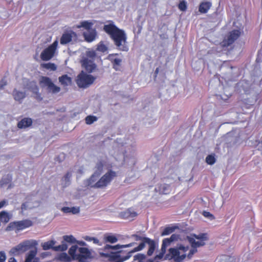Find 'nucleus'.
<instances>
[{
    "mask_svg": "<svg viewBox=\"0 0 262 262\" xmlns=\"http://www.w3.org/2000/svg\"><path fill=\"white\" fill-rule=\"evenodd\" d=\"M186 239L191 246L190 249L188 245L178 244L176 247L168 249L165 258L173 260L175 262H182L186 257L190 259L197 252L198 248L205 245V242L208 238L207 233H203L198 235L191 234L190 236H187Z\"/></svg>",
    "mask_w": 262,
    "mask_h": 262,
    "instance_id": "obj_1",
    "label": "nucleus"
},
{
    "mask_svg": "<svg viewBox=\"0 0 262 262\" xmlns=\"http://www.w3.org/2000/svg\"><path fill=\"white\" fill-rule=\"evenodd\" d=\"M135 244L131 243L126 245L118 244L115 246L106 245L103 248L99 249V256L103 259L112 262H124L131 257L136 252L133 249L129 251L124 250H116L122 248L132 247Z\"/></svg>",
    "mask_w": 262,
    "mask_h": 262,
    "instance_id": "obj_2",
    "label": "nucleus"
},
{
    "mask_svg": "<svg viewBox=\"0 0 262 262\" xmlns=\"http://www.w3.org/2000/svg\"><path fill=\"white\" fill-rule=\"evenodd\" d=\"M103 26V31L110 35L113 40L117 49L121 51L127 52L128 47L127 45V36L123 30L118 28L112 21Z\"/></svg>",
    "mask_w": 262,
    "mask_h": 262,
    "instance_id": "obj_3",
    "label": "nucleus"
},
{
    "mask_svg": "<svg viewBox=\"0 0 262 262\" xmlns=\"http://www.w3.org/2000/svg\"><path fill=\"white\" fill-rule=\"evenodd\" d=\"M116 176L115 171L110 170L98 180L99 173L95 172L86 180V185L91 188H103L106 187Z\"/></svg>",
    "mask_w": 262,
    "mask_h": 262,
    "instance_id": "obj_4",
    "label": "nucleus"
},
{
    "mask_svg": "<svg viewBox=\"0 0 262 262\" xmlns=\"http://www.w3.org/2000/svg\"><path fill=\"white\" fill-rule=\"evenodd\" d=\"M132 237H134L136 241H141L140 244L133 250L135 252L140 251L143 249L146 244H148L149 248L147 252L148 256H151L154 252L156 249L155 242L150 238L146 237H142L137 234H133Z\"/></svg>",
    "mask_w": 262,
    "mask_h": 262,
    "instance_id": "obj_5",
    "label": "nucleus"
},
{
    "mask_svg": "<svg viewBox=\"0 0 262 262\" xmlns=\"http://www.w3.org/2000/svg\"><path fill=\"white\" fill-rule=\"evenodd\" d=\"M37 242L35 240H25L15 247L11 249V253L14 255H19L21 254L30 249L34 248V250H36Z\"/></svg>",
    "mask_w": 262,
    "mask_h": 262,
    "instance_id": "obj_6",
    "label": "nucleus"
},
{
    "mask_svg": "<svg viewBox=\"0 0 262 262\" xmlns=\"http://www.w3.org/2000/svg\"><path fill=\"white\" fill-rule=\"evenodd\" d=\"M32 221L29 219L10 222L6 228V231H15L16 233L29 228L33 225Z\"/></svg>",
    "mask_w": 262,
    "mask_h": 262,
    "instance_id": "obj_7",
    "label": "nucleus"
},
{
    "mask_svg": "<svg viewBox=\"0 0 262 262\" xmlns=\"http://www.w3.org/2000/svg\"><path fill=\"white\" fill-rule=\"evenodd\" d=\"M95 80V78L92 75L81 71L77 76L76 83L79 88H85L92 84Z\"/></svg>",
    "mask_w": 262,
    "mask_h": 262,
    "instance_id": "obj_8",
    "label": "nucleus"
},
{
    "mask_svg": "<svg viewBox=\"0 0 262 262\" xmlns=\"http://www.w3.org/2000/svg\"><path fill=\"white\" fill-rule=\"evenodd\" d=\"M241 32L239 30H233L230 31L225 36L221 42L222 47H228L232 45L241 36Z\"/></svg>",
    "mask_w": 262,
    "mask_h": 262,
    "instance_id": "obj_9",
    "label": "nucleus"
},
{
    "mask_svg": "<svg viewBox=\"0 0 262 262\" xmlns=\"http://www.w3.org/2000/svg\"><path fill=\"white\" fill-rule=\"evenodd\" d=\"M180 235L177 234H172L170 237L163 239L161 246V252L159 253V254L156 256L155 258H162L166 252L167 247L173 245V243L174 242L178 241Z\"/></svg>",
    "mask_w": 262,
    "mask_h": 262,
    "instance_id": "obj_10",
    "label": "nucleus"
},
{
    "mask_svg": "<svg viewBox=\"0 0 262 262\" xmlns=\"http://www.w3.org/2000/svg\"><path fill=\"white\" fill-rule=\"evenodd\" d=\"M39 84L41 87L47 86L48 90L53 94L59 93L60 91V87L55 85L52 80L47 76L40 77Z\"/></svg>",
    "mask_w": 262,
    "mask_h": 262,
    "instance_id": "obj_11",
    "label": "nucleus"
},
{
    "mask_svg": "<svg viewBox=\"0 0 262 262\" xmlns=\"http://www.w3.org/2000/svg\"><path fill=\"white\" fill-rule=\"evenodd\" d=\"M58 46V41L55 40L48 48L44 49L40 54V58L43 61L50 60L54 55Z\"/></svg>",
    "mask_w": 262,
    "mask_h": 262,
    "instance_id": "obj_12",
    "label": "nucleus"
},
{
    "mask_svg": "<svg viewBox=\"0 0 262 262\" xmlns=\"http://www.w3.org/2000/svg\"><path fill=\"white\" fill-rule=\"evenodd\" d=\"M55 242L54 241H50L47 242H45L41 244V246L43 250H47L50 249H52L56 251H64L68 249V245L66 243H63L60 245L57 246H54Z\"/></svg>",
    "mask_w": 262,
    "mask_h": 262,
    "instance_id": "obj_13",
    "label": "nucleus"
},
{
    "mask_svg": "<svg viewBox=\"0 0 262 262\" xmlns=\"http://www.w3.org/2000/svg\"><path fill=\"white\" fill-rule=\"evenodd\" d=\"M91 257V252L90 250L85 247L78 248V257L77 260L79 262H88V259Z\"/></svg>",
    "mask_w": 262,
    "mask_h": 262,
    "instance_id": "obj_14",
    "label": "nucleus"
},
{
    "mask_svg": "<svg viewBox=\"0 0 262 262\" xmlns=\"http://www.w3.org/2000/svg\"><path fill=\"white\" fill-rule=\"evenodd\" d=\"M82 66L88 73L93 72L96 68L94 61L88 58L83 59L82 61Z\"/></svg>",
    "mask_w": 262,
    "mask_h": 262,
    "instance_id": "obj_15",
    "label": "nucleus"
},
{
    "mask_svg": "<svg viewBox=\"0 0 262 262\" xmlns=\"http://www.w3.org/2000/svg\"><path fill=\"white\" fill-rule=\"evenodd\" d=\"M118 55L117 53H114L110 54L107 56V59L112 62L113 67L116 71L120 70L122 62L121 59L116 57Z\"/></svg>",
    "mask_w": 262,
    "mask_h": 262,
    "instance_id": "obj_16",
    "label": "nucleus"
},
{
    "mask_svg": "<svg viewBox=\"0 0 262 262\" xmlns=\"http://www.w3.org/2000/svg\"><path fill=\"white\" fill-rule=\"evenodd\" d=\"M76 37V33L73 31L64 33L60 38V42L61 45L67 44L72 41L73 38Z\"/></svg>",
    "mask_w": 262,
    "mask_h": 262,
    "instance_id": "obj_17",
    "label": "nucleus"
},
{
    "mask_svg": "<svg viewBox=\"0 0 262 262\" xmlns=\"http://www.w3.org/2000/svg\"><path fill=\"white\" fill-rule=\"evenodd\" d=\"M137 216V212L131 208H128L124 211L121 212L119 213V217L122 219H133Z\"/></svg>",
    "mask_w": 262,
    "mask_h": 262,
    "instance_id": "obj_18",
    "label": "nucleus"
},
{
    "mask_svg": "<svg viewBox=\"0 0 262 262\" xmlns=\"http://www.w3.org/2000/svg\"><path fill=\"white\" fill-rule=\"evenodd\" d=\"M83 36L87 42H92L94 40L97 36V32L95 29H91L83 32Z\"/></svg>",
    "mask_w": 262,
    "mask_h": 262,
    "instance_id": "obj_19",
    "label": "nucleus"
},
{
    "mask_svg": "<svg viewBox=\"0 0 262 262\" xmlns=\"http://www.w3.org/2000/svg\"><path fill=\"white\" fill-rule=\"evenodd\" d=\"M32 124V120L30 118H24L22 119L17 123V127L20 129L26 128L31 126Z\"/></svg>",
    "mask_w": 262,
    "mask_h": 262,
    "instance_id": "obj_20",
    "label": "nucleus"
},
{
    "mask_svg": "<svg viewBox=\"0 0 262 262\" xmlns=\"http://www.w3.org/2000/svg\"><path fill=\"white\" fill-rule=\"evenodd\" d=\"M37 254L36 250H32L26 255L25 260L24 262H38V258H36Z\"/></svg>",
    "mask_w": 262,
    "mask_h": 262,
    "instance_id": "obj_21",
    "label": "nucleus"
},
{
    "mask_svg": "<svg viewBox=\"0 0 262 262\" xmlns=\"http://www.w3.org/2000/svg\"><path fill=\"white\" fill-rule=\"evenodd\" d=\"M212 4L210 2H203L200 3L199 7V11L201 13H206L210 9Z\"/></svg>",
    "mask_w": 262,
    "mask_h": 262,
    "instance_id": "obj_22",
    "label": "nucleus"
},
{
    "mask_svg": "<svg viewBox=\"0 0 262 262\" xmlns=\"http://www.w3.org/2000/svg\"><path fill=\"white\" fill-rule=\"evenodd\" d=\"M103 241L105 243L114 244L118 241L117 237L112 233H107L104 234Z\"/></svg>",
    "mask_w": 262,
    "mask_h": 262,
    "instance_id": "obj_23",
    "label": "nucleus"
},
{
    "mask_svg": "<svg viewBox=\"0 0 262 262\" xmlns=\"http://www.w3.org/2000/svg\"><path fill=\"white\" fill-rule=\"evenodd\" d=\"M59 81L61 85L67 86L72 83V78L67 74L63 75L59 77Z\"/></svg>",
    "mask_w": 262,
    "mask_h": 262,
    "instance_id": "obj_24",
    "label": "nucleus"
},
{
    "mask_svg": "<svg viewBox=\"0 0 262 262\" xmlns=\"http://www.w3.org/2000/svg\"><path fill=\"white\" fill-rule=\"evenodd\" d=\"M178 228V227L177 226H167L162 231L161 235V236L169 235L173 233Z\"/></svg>",
    "mask_w": 262,
    "mask_h": 262,
    "instance_id": "obj_25",
    "label": "nucleus"
},
{
    "mask_svg": "<svg viewBox=\"0 0 262 262\" xmlns=\"http://www.w3.org/2000/svg\"><path fill=\"white\" fill-rule=\"evenodd\" d=\"M79 247L77 245L72 246L69 250V254L72 259L77 260V257H78V253H76L77 251L78 252Z\"/></svg>",
    "mask_w": 262,
    "mask_h": 262,
    "instance_id": "obj_26",
    "label": "nucleus"
},
{
    "mask_svg": "<svg viewBox=\"0 0 262 262\" xmlns=\"http://www.w3.org/2000/svg\"><path fill=\"white\" fill-rule=\"evenodd\" d=\"M10 220V217L8 212L5 211H2L0 212V226L1 223L6 224Z\"/></svg>",
    "mask_w": 262,
    "mask_h": 262,
    "instance_id": "obj_27",
    "label": "nucleus"
},
{
    "mask_svg": "<svg viewBox=\"0 0 262 262\" xmlns=\"http://www.w3.org/2000/svg\"><path fill=\"white\" fill-rule=\"evenodd\" d=\"M13 96L15 100L20 101L25 97L26 94L25 92H20L17 91L16 90H14L13 92Z\"/></svg>",
    "mask_w": 262,
    "mask_h": 262,
    "instance_id": "obj_28",
    "label": "nucleus"
},
{
    "mask_svg": "<svg viewBox=\"0 0 262 262\" xmlns=\"http://www.w3.org/2000/svg\"><path fill=\"white\" fill-rule=\"evenodd\" d=\"M58 259L61 261L69 262L71 260L72 258L66 253H61L59 254Z\"/></svg>",
    "mask_w": 262,
    "mask_h": 262,
    "instance_id": "obj_29",
    "label": "nucleus"
},
{
    "mask_svg": "<svg viewBox=\"0 0 262 262\" xmlns=\"http://www.w3.org/2000/svg\"><path fill=\"white\" fill-rule=\"evenodd\" d=\"M145 258L144 254L138 253L134 256V259L132 262H145Z\"/></svg>",
    "mask_w": 262,
    "mask_h": 262,
    "instance_id": "obj_30",
    "label": "nucleus"
},
{
    "mask_svg": "<svg viewBox=\"0 0 262 262\" xmlns=\"http://www.w3.org/2000/svg\"><path fill=\"white\" fill-rule=\"evenodd\" d=\"M93 23L89 22L88 21H82L80 23V25L78 26V28L83 27L85 28L86 31L92 29Z\"/></svg>",
    "mask_w": 262,
    "mask_h": 262,
    "instance_id": "obj_31",
    "label": "nucleus"
},
{
    "mask_svg": "<svg viewBox=\"0 0 262 262\" xmlns=\"http://www.w3.org/2000/svg\"><path fill=\"white\" fill-rule=\"evenodd\" d=\"M63 238V241L62 242V244L64 243L67 245V243L73 244L76 242V239L72 235H64Z\"/></svg>",
    "mask_w": 262,
    "mask_h": 262,
    "instance_id": "obj_32",
    "label": "nucleus"
},
{
    "mask_svg": "<svg viewBox=\"0 0 262 262\" xmlns=\"http://www.w3.org/2000/svg\"><path fill=\"white\" fill-rule=\"evenodd\" d=\"M97 117L95 116L89 115L85 117V121L87 124H91L97 120Z\"/></svg>",
    "mask_w": 262,
    "mask_h": 262,
    "instance_id": "obj_33",
    "label": "nucleus"
},
{
    "mask_svg": "<svg viewBox=\"0 0 262 262\" xmlns=\"http://www.w3.org/2000/svg\"><path fill=\"white\" fill-rule=\"evenodd\" d=\"M41 67L46 69L51 70L52 71H55L57 69L56 65L53 63H43L41 64Z\"/></svg>",
    "mask_w": 262,
    "mask_h": 262,
    "instance_id": "obj_34",
    "label": "nucleus"
},
{
    "mask_svg": "<svg viewBox=\"0 0 262 262\" xmlns=\"http://www.w3.org/2000/svg\"><path fill=\"white\" fill-rule=\"evenodd\" d=\"M97 50L101 52H105L107 50V47L103 43V42H100L97 47Z\"/></svg>",
    "mask_w": 262,
    "mask_h": 262,
    "instance_id": "obj_35",
    "label": "nucleus"
},
{
    "mask_svg": "<svg viewBox=\"0 0 262 262\" xmlns=\"http://www.w3.org/2000/svg\"><path fill=\"white\" fill-rule=\"evenodd\" d=\"M169 186L166 184L161 185L159 186V191L161 193L163 194H167L168 193Z\"/></svg>",
    "mask_w": 262,
    "mask_h": 262,
    "instance_id": "obj_36",
    "label": "nucleus"
},
{
    "mask_svg": "<svg viewBox=\"0 0 262 262\" xmlns=\"http://www.w3.org/2000/svg\"><path fill=\"white\" fill-rule=\"evenodd\" d=\"M215 158L214 156L209 155L206 158V162L209 165H213L215 162Z\"/></svg>",
    "mask_w": 262,
    "mask_h": 262,
    "instance_id": "obj_37",
    "label": "nucleus"
},
{
    "mask_svg": "<svg viewBox=\"0 0 262 262\" xmlns=\"http://www.w3.org/2000/svg\"><path fill=\"white\" fill-rule=\"evenodd\" d=\"M179 9L182 11H185L187 9V4L185 1H181L178 5Z\"/></svg>",
    "mask_w": 262,
    "mask_h": 262,
    "instance_id": "obj_38",
    "label": "nucleus"
},
{
    "mask_svg": "<svg viewBox=\"0 0 262 262\" xmlns=\"http://www.w3.org/2000/svg\"><path fill=\"white\" fill-rule=\"evenodd\" d=\"M105 163L106 162L104 161L100 160L97 162L96 167L98 170L101 171Z\"/></svg>",
    "mask_w": 262,
    "mask_h": 262,
    "instance_id": "obj_39",
    "label": "nucleus"
},
{
    "mask_svg": "<svg viewBox=\"0 0 262 262\" xmlns=\"http://www.w3.org/2000/svg\"><path fill=\"white\" fill-rule=\"evenodd\" d=\"M87 58L93 60L94 61L95 57H96V53L95 51H90L87 52L86 53Z\"/></svg>",
    "mask_w": 262,
    "mask_h": 262,
    "instance_id": "obj_40",
    "label": "nucleus"
},
{
    "mask_svg": "<svg viewBox=\"0 0 262 262\" xmlns=\"http://www.w3.org/2000/svg\"><path fill=\"white\" fill-rule=\"evenodd\" d=\"M6 259V256L5 252H0V262H5Z\"/></svg>",
    "mask_w": 262,
    "mask_h": 262,
    "instance_id": "obj_41",
    "label": "nucleus"
},
{
    "mask_svg": "<svg viewBox=\"0 0 262 262\" xmlns=\"http://www.w3.org/2000/svg\"><path fill=\"white\" fill-rule=\"evenodd\" d=\"M71 207H63L61 208V211L66 213H71Z\"/></svg>",
    "mask_w": 262,
    "mask_h": 262,
    "instance_id": "obj_42",
    "label": "nucleus"
},
{
    "mask_svg": "<svg viewBox=\"0 0 262 262\" xmlns=\"http://www.w3.org/2000/svg\"><path fill=\"white\" fill-rule=\"evenodd\" d=\"M71 213H72L73 214H77L79 212V208H76L75 207H71Z\"/></svg>",
    "mask_w": 262,
    "mask_h": 262,
    "instance_id": "obj_43",
    "label": "nucleus"
},
{
    "mask_svg": "<svg viewBox=\"0 0 262 262\" xmlns=\"http://www.w3.org/2000/svg\"><path fill=\"white\" fill-rule=\"evenodd\" d=\"M7 84V81L5 80L4 78L2 79L0 81V89L3 88L4 86Z\"/></svg>",
    "mask_w": 262,
    "mask_h": 262,
    "instance_id": "obj_44",
    "label": "nucleus"
},
{
    "mask_svg": "<svg viewBox=\"0 0 262 262\" xmlns=\"http://www.w3.org/2000/svg\"><path fill=\"white\" fill-rule=\"evenodd\" d=\"M35 83V87L33 89V92L36 94H39V93H38V91H39V89L38 88V86L35 84V82H34Z\"/></svg>",
    "mask_w": 262,
    "mask_h": 262,
    "instance_id": "obj_45",
    "label": "nucleus"
},
{
    "mask_svg": "<svg viewBox=\"0 0 262 262\" xmlns=\"http://www.w3.org/2000/svg\"><path fill=\"white\" fill-rule=\"evenodd\" d=\"M92 241L93 242V243L94 244H97L98 245H101V243H100L99 239H97V238L93 237V238H92Z\"/></svg>",
    "mask_w": 262,
    "mask_h": 262,
    "instance_id": "obj_46",
    "label": "nucleus"
},
{
    "mask_svg": "<svg viewBox=\"0 0 262 262\" xmlns=\"http://www.w3.org/2000/svg\"><path fill=\"white\" fill-rule=\"evenodd\" d=\"M6 201L5 200H3L0 202V208H2L6 204Z\"/></svg>",
    "mask_w": 262,
    "mask_h": 262,
    "instance_id": "obj_47",
    "label": "nucleus"
},
{
    "mask_svg": "<svg viewBox=\"0 0 262 262\" xmlns=\"http://www.w3.org/2000/svg\"><path fill=\"white\" fill-rule=\"evenodd\" d=\"M71 176V174L70 172H67L64 176V178L66 180H69Z\"/></svg>",
    "mask_w": 262,
    "mask_h": 262,
    "instance_id": "obj_48",
    "label": "nucleus"
},
{
    "mask_svg": "<svg viewBox=\"0 0 262 262\" xmlns=\"http://www.w3.org/2000/svg\"><path fill=\"white\" fill-rule=\"evenodd\" d=\"M204 215L205 216H212V215L209 212H204Z\"/></svg>",
    "mask_w": 262,
    "mask_h": 262,
    "instance_id": "obj_49",
    "label": "nucleus"
},
{
    "mask_svg": "<svg viewBox=\"0 0 262 262\" xmlns=\"http://www.w3.org/2000/svg\"><path fill=\"white\" fill-rule=\"evenodd\" d=\"M8 262H17V261L15 258L12 257L9 259Z\"/></svg>",
    "mask_w": 262,
    "mask_h": 262,
    "instance_id": "obj_50",
    "label": "nucleus"
},
{
    "mask_svg": "<svg viewBox=\"0 0 262 262\" xmlns=\"http://www.w3.org/2000/svg\"><path fill=\"white\" fill-rule=\"evenodd\" d=\"M92 238H93V237H90V236H86L84 239L87 241H89V242H91V241H92Z\"/></svg>",
    "mask_w": 262,
    "mask_h": 262,
    "instance_id": "obj_51",
    "label": "nucleus"
},
{
    "mask_svg": "<svg viewBox=\"0 0 262 262\" xmlns=\"http://www.w3.org/2000/svg\"><path fill=\"white\" fill-rule=\"evenodd\" d=\"M159 72V68H157L156 69L155 71V77H157V75H158V74Z\"/></svg>",
    "mask_w": 262,
    "mask_h": 262,
    "instance_id": "obj_52",
    "label": "nucleus"
},
{
    "mask_svg": "<svg viewBox=\"0 0 262 262\" xmlns=\"http://www.w3.org/2000/svg\"><path fill=\"white\" fill-rule=\"evenodd\" d=\"M77 242L79 245H80L81 246L85 245V243L84 242L81 241V242Z\"/></svg>",
    "mask_w": 262,
    "mask_h": 262,
    "instance_id": "obj_53",
    "label": "nucleus"
},
{
    "mask_svg": "<svg viewBox=\"0 0 262 262\" xmlns=\"http://www.w3.org/2000/svg\"><path fill=\"white\" fill-rule=\"evenodd\" d=\"M26 208V203H23L21 205V209H25Z\"/></svg>",
    "mask_w": 262,
    "mask_h": 262,
    "instance_id": "obj_54",
    "label": "nucleus"
},
{
    "mask_svg": "<svg viewBox=\"0 0 262 262\" xmlns=\"http://www.w3.org/2000/svg\"><path fill=\"white\" fill-rule=\"evenodd\" d=\"M41 255H42V256L43 257H45V256H46L48 255H49V253H48V252H43V253H42L41 254Z\"/></svg>",
    "mask_w": 262,
    "mask_h": 262,
    "instance_id": "obj_55",
    "label": "nucleus"
},
{
    "mask_svg": "<svg viewBox=\"0 0 262 262\" xmlns=\"http://www.w3.org/2000/svg\"><path fill=\"white\" fill-rule=\"evenodd\" d=\"M258 56H259V55H258ZM256 61L257 62H259V60H258V57H257V58H256Z\"/></svg>",
    "mask_w": 262,
    "mask_h": 262,
    "instance_id": "obj_56",
    "label": "nucleus"
}]
</instances>
